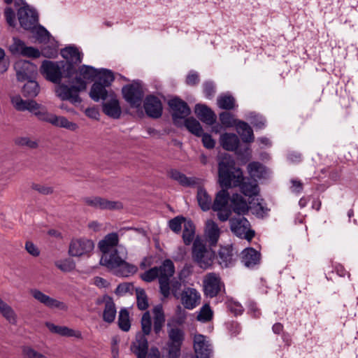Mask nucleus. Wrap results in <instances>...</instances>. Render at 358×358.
<instances>
[{"mask_svg":"<svg viewBox=\"0 0 358 358\" xmlns=\"http://www.w3.org/2000/svg\"><path fill=\"white\" fill-rule=\"evenodd\" d=\"M219 182L222 187H238L246 196L259 194V188L256 179L245 178L240 168H235L233 159L223 157L218 163Z\"/></svg>","mask_w":358,"mask_h":358,"instance_id":"nucleus-1","label":"nucleus"},{"mask_svg":"<svg viewBox=\"0 0 358 358\" xmlns=\"http://www.w3.org/2000/svg\"><path fill=\"white\" fill-rule=\"evenodd\" d=\"M175 273V266L173 262L166 259L163 261L159 266H154L141 274V278L146 282H151L158 278L159 292L162 296H167L169 287L167 280Z\"/></svg>","mask_w":358,"mask_h":358,"instance_id":"nucleus-2","label":"nucleus"},{"mask_svg":"<svg viewBox=\"0 0 358 358\" xmlns=\"http://www.w3.org/2000/svg\"><path fill=\"white\" fill-rule=\"evenodd\" d=\"M72 71L71 65L64 61L44 60L40 67V72L43 77L55 84H59L62 78H71Z\"/></svg>","mask_w":358,"mask_h":358,"instance_id":"nucleus-3","label":"nucleus"},{"mask_svg":"<svg viewBox=\"0 0 358 358\" xmlns=\"http://www.w3.org/2000/svg\"><path fill=\"white\" fill-rule=\"evenodd\" d=\"M74 82L76 85L69 86L62 84L59 85L56 92L62 100L69 101L73 104H79L82 102L79 94L80 92L86 90L87 82L83 80L80 77H76Z\"/></svg>","mask_w":358,"mask_h":358,"instance_id":"nucleus-4","label":"nucleus"},{"mask_svg":"<svg viewBox=\"0 0 358 358\" xmlns=\"http://www.w3.org/2000/svg\"><path fill=\"white\" fill-rule=\"evenodd\" d=\"M168 352L170 358H178L180 355L181 346L185 340V331L179 327L173 326L170 322L167 323Z\"/></svg>","mask_w":358,"mask_h":358,"instance_id":"nucleus-5","label":"nucleus"},{"mask_svg":"<svg viewBox=\"0 0 358 358\" xmlns=\"http://www.w3.org/2000/svg\"><path fill=\"white\" fill-rule=\"evenodd\" d=\"M215 252L206 248L199 239H195L192 246V258L202 268H209L213 262Z\"/></svg>","mask_w":358,"mask_h":358,"instance_id":"nucleus-6","label":"nucleus"},{"mask_svg":"<svg viewBox=\"0 0 358 358\" xmlns=\"http://www.w3.org/2000/svg\"><path fill=\"white\" fill-rule=\"evenodd\" d=\"M122 93L123 98L131 108H137L141 106L145 92L141 81H134L124 85L122 88Z\"/></svg>","mask_w":358,"mask_h":358,"instance_id":"nucleus-7","label":"nucleus"},{"mask_svg":"<svg viewBox=\"0 0 358 358\" xmlns=\"http://www.w3.org/2000/svg\"><path fill=\"white\" fill-rule=\"evenodd\" d=\"M227 189H222L216 194L212 206V209L217 212V217L222 222L228 220L231 214V210L228 206L231 198Z\"/></svg>","mask_w":358,"mask_h":358,"instance_id":"nucleus-8","label":"nucleus"},{"mask_svg":"<svg viewBox=\"0 0 358 358\" xmlns=\"http://www.w3.org/2000/svg\"><path fill=\"white\" fill-rule=\"evenodd\" d=\"M127 257V249L122 245H118L117 248L112 249L110 252L103 253L100 259V264L110 270L116 268L124 259Z\"/></svg>","mask_w":358,"mask_h":358,"instance_id":"nucleus-9","label":"nucleus"},{"mask_svg":"<svg viewBox=\"0 0 358 358\" xmlns=\"http://www.w3.org/2000/svg\"><path fill=\"white\" fill-rule=\"evenodd\" d=\"M230 229L238 237L250 241L255 236V231L250 229L249 221L243 216L232 217L229 220Z\"/></svg>","mask_w":358,"mask_h":358,"instance_id":"nucleus-10","label":"nucleus"},{"mask_svg":"<svg viewBox=\"0 0 358 358\" xmlns=\"http://www.w3.org/2000/svg\"><path fill=\"white\" fill-rule=\"evenodd\" d=\"M203 292L207 297L213 298L224 290V284L219 274L209 273L204 277Z\"/></svg>","mask_w":358,"mask_h":358,"instance_id":"nucleus-11","label":"nucleus"},{"mask_svg":"<svg viewBox=\"0 0 358 358\" xmlns=\"http://www.w3.org/2000/svg\"><path fill=\"white\" fill-rule=\"evenodd\" d=\"M94 244L86 238H73L69 247V255L71 257H80L89 256L94 250Z\"/></svg>","mask_w":358,"mask_h":358,"instance_id":"nucleus-12","label":"nucleus"},{"mask_svg":"<svg viewBox=\"0 0 358 358\" xmlns=\"http://www.w3.org/2000/svg\"><path fill=\"white\" fill-rule=\"evenodd\" d=\"M171 110V116L173 123L178 125V120L187 117L191 110L187 103L178 97L171 99L168 102Z\"/></svg>","mask_w":358,"mask_h":358,"instance_id":"nucleus-13","label":"nucleus"},{"mask_svg":"<svg viewBox=\"0 0 358 358\" xmlns=\"http://www.w3.org/2000/svg\"><path fill=\"white\" fill-rule=\"evenodd\" d=\"M85 204L94 208L100 210H119L123 208L120 201H110L100 196H90L83 199Z\"/></svg>","mask_w":358,"mask_h":358,"instance_id":"nucleus-14","label":"nucleus"},{"mask_svg":"<svg viewBox=\"0 0 358 358\" xmlns=\"http://www.w3.org/2000/svg\"><path fill=\"white\" fill-rule=\"evenodd\" d=\"M17 17L21 27L26 30L35 28L38 21L37 13L34 10L30 9L28 6L18 9Z\"/></svg>","mask_w":358,"mask_h":358,"instance_id":"nucleus-15","label":"nucleus"},{"mask_svg":"<svg viewBox=\"0 0 358 358\" xmlns=\"http://www.w3.org/2000/svg\"><path fill=\"white\" fill-rule=\"evenodd\" d=\"M237 252L231 245L221 246L216 255V259L222 268H229L235 265Z\"/></svg>","mask_w":358,"mask_h":358,"instance_id":"nucleus-16","label":"nucleus"},{"mask_svg":"<svg viewBox=\"0 0 358 358\" xmlns=\"http://www.w3.org/2000/svg\"><path fill=\"white\" fill-rule=\"evenodd\" d=\"M30 294L35 300L49 308H57L62 310H67V306L64 302L50 297L38 289H31Z\"/></svg>","mask_w":358,"mask_h":358,"instance_id":"nucleus-17","label":"nucleus"},{"mask_svg":"<svg viewBox=\"0 0 358 358\" xmlns=\"http://www.w3.org/2000/svg\"><path fill=\"white\" fill-rule=\"evenodd\" d=\"M14 68L16 71L17 79L21 82L34 78L37 70L35 64L27 60L17 61Z\"/></svg>","mask_w":358,"mask_h":358,"instance_id":"nucleus-18","label":"nucleus"},{"mask_svg":"<svg viewBox=\"0 0 358 358\" xmlns=\"http://www.w3.org/2000/svg\"><path fill=\"white\" fill-rule=\"evenodd\" d=\"M179 299L185 308L192 310L200 303L201 295L196 289L187 287L181 292Z\"/></svg>","mask_w":358,"mask_h":358,"instance_id":"nucleus-19","label":"nucleus"},{"mask_svg":"<svg viewBox=\"0 0 358 358\" xmlns=\"http://www.w3.org/2000/svg\"><path fill=\"white\" fill-rule=\"evenodd\" d=\"M143 107L146 115L152 118H159L162 115V103L155 95H148L144 100Z\"/></svg>","mask_w":358,"mask_h":358,"instance_id":"nucleus-20","label":"nucleus"},{"mask_svg":"<svg viewBox=\"0 0 358 358\" xmlns=\"http://www.w3.org/2000/svg\"><path fill=\"white\" fill-rule=\"evenodd\" d=\"M60 54L65 59L64 62H68L72 66V76L76 73V66L82 62V55L78 49L73 46L66 47L61 50Z\"/></svg>","mask_w":358,"mask_h":358,"instance_id":"nucleus-21","label":"nucleus"},{"mask_svg":"<svg viewBox=\"0 0 358 358\" xmlns=\"http://www.w3.org/2000/svg\"><path fill=\"white\" fill-rule=\"evenodd\" d=\"M194 348L196 358H211L212 350L206 336L201 334L195 335Z\"/></svg>","mask_w":358,"mask_h":358,"instance_id":"nucleus-22","label":"nucleus"},{"mask_svg":"<svg viewBox=\"0 0 358 358\" xmlns=\"http://www.w3.org/2000/svg\"><path fill=\"white\" fill-rule=\"evenodd\" d=\"M130 350L136 355L137 358H146L148 351V342L145 336L140 332L136 334L135 340L131 344Z\"/></svg>","mask_w":358,"mask_h":358,"instance_id":"nucleus-23","label":"nucleus"},{"mask_svg":"<svg viewBox=\"0 0 358 358\" xmlns=\"http://www.w3.org/2000/svg\"><path fill=\"white\" fill-rule=\"evenodd\" d=\"M110 99L102 104L103 112L110 117L118 119L122 113L120 102L113 92L109 94Z\"/></svg>","mask_w":358,"mask_h":358,"instance_id":"nucleus-24","label":"nucleus"},{"mask_svg":"<svg viewBox=\"0 0 358 358\" xmlns=\"http://www.w3.org/2000/svg\"><path fill=\"white\" fill-rule=\"evenodd\" d=\"M241 260L245 266L252 268L259 264L261 254L252 248H247L241 252Z\"/></svg>","mask_w":358,"mask_h":358,"instance_id":"nucleus-25","label":"nucleus"},{"mask_svg":"<svg viewBox=\"0 0 358 358\" xmlns=\"http://www.w3.org/2000/svg\"><path fill=\"white\" fill-rule=\"evenodd\" d=\"M169 177L177 181L180 185L186 187H193L199 183V179L196 177H187L176 169H171L169 172Z\"/></svg>","mask_w":358,"mask_h":358,"instance_id":"nucleus-26","label":"nucleus"},{"mask_svg":"<svg viewBox=\"0 0 358 358\" xmlns=\"http://www.w3.org/2000/svg\"><path fill=\"white\" fill-rule=\"evenodd\" d=\"M195 113L201 122L208 125H213L216 122L215 113L206 105L196 104L195 106Z\"/></svg>","mask_w":358,"mask_h":358,"instance_id":"nucleus-27","label":"nucleus"},{"mask_svg":"<svg viewBox=\"0 0 358 358\" xmlns=\"http://www.w3.org/2000/svg\"><path fill=\"white\" fill-rule=\"evenodd\" d=\"M231 208L238 216L244 215L249 211L250 207L246 200L238 194H234L231 199Z\"/></svg>","mask_w":358,"mask_h":358,"instance_id":"nucleus-28","label":"nucleus"},{"mask_svg":"<svg viewBox=\"0 0 358 358\" xmlns=\"http://www.w3.org/2000/svg\"><path fill=\"white\" fill-rule=\"evenodd\" d=\"M205 234L210 245L215 246L220 238V230L217 224L214 221H207Z\"/></svg>","mask_w":358,"mask_h":358,"instance_id":"nucleus-29","label":"nucleus"},{"mask_svg":"<svg viewBox=\"0 0 358 358\" xmlns=\"http://www.w3.org/2000/svg\"><path fill=\"white\" fill-rule=\"evenodd\" d=\"M46 327L52 332L62 336L81 338L80 331H75L64 326H57L51 322H47Z\"/></svg>","mask_w":358,"mask_h":358,"instance_id":"nucleus-30","label":"nucleus"},{"mask_svg":"<svg viewBox=\"0 0 358 358\" xmlns=\"http://www.w3.org/2000/svg\"><path fill=\"white\" fill-rule=\"evenodd\" d=\"M220 144L222 147L228 151L236 150L239 145V138L235 134L224 133L220 136Z\"/></svg>","mask_w":358,"mask_h":358,"instance_id":"nucleus-31","label":"nucleus"},{"mask_svg":"<svg viewBox=\"0 0 358 358\" xmlns=\"http://www.w3.org/2000/svg\"><path fill=\"white\" fill-rule=\"evenodd\" d=\"M154 314L153 330L156 335L162 331L165 323V315L162 305H157L152 309Z\"/></svg>","mask_w":358,"mask_h":358,"instance_id":"nucleus-32","label":"nucleus"},{"mask_svg":"<svg viewBox=\"0 0 358 358\" xmlns=\"http://www.w3.org/2000/svg\"><path fill=\"white\" fill-rule=\"evenodd\" d=\"M107 87L101 84L100 82H94L92 85L90 96L94 101H99L100 99L106 100L109 96L108 92L106 90Z\"/></svg>","mask_w":358,"mask_h":358,"instance_id":"nucleus-33","label":"nucleus"},{"mask_svg":"<svg viewBox=\"0 0 358 358\" xmlns=\"http://www.w3.org/2000/svg\"><path fill=\"white\" fill-rule=\"evenodd\" d=\"M118 235L116 233H110L99 243V248L103 253H106L115 249L114 247L118 245Z\"/></svg>","mask_w":358,"mask_h":358,"instance_id":"nucleus-34","label":"nucleus"},{"mask_svg":"<svg viewBox=\"0 0 358 358\" xmlns=\"http://www.w3.org/2000/svg\"><path fill=\"white\" fill-rule=\"evenodd\" d=\"M247 169L250 177L255 179L264 178L267 173L266 166L259 162H252L249 163Z\"/></svg>","mask_w":358,"mask_h":358,"instance_id":"nucleus-35","label":"nucleus"},{"mask_svg":"<svg viewBox=\"0 0 358 358\" xmlns=\"http://www.w3.org/2000/svg\"><path fill=\"white\" fill-rule=\"evenodd\" d=\"M237 132L241 136V139L245 143H251L254 141V134L250 126L244 121H238L236 124Z\"/></svg>","mask_w":358,"mask_h":358,"instance_id":"nucleus-36","label":"nucleus"},{"mask_svg":"<svg viewBox=\"0 0 358 358\" xmlns=\"http://www.w3.org/2000/svg\"><path fill=\"white\" fill-rule=\"evenodd\" d=\"M114 273L120 277H129L135 274L138 271V267L130 264L124 259L119 266L113 270Z\"/></svg>","mask_w":358,"mask_h":358,"instance_id":"nucleus-37","label":"nucleus"},{"mask_svg":"<svg viewBox=\"0 0 358 358\" xmlns=\"http://www.w3.org/2000/svg\"><path fill=\"white\" fill-rule=\"evenodd\" d=\"M31 109L30 113L35 115L38 120L50 124L53 114L49 113L45 106L36 101Z\"/></svg>","mask_w":358,"mask_h":358,"instance_id":"nucleus-38","label":"nucleus"},{"mask_svg":"<svg viewBox=\"0 0 358 358\" xmlns=\"http://www.w3.org/2000/svg\"><path fill=\"white\" fill-rule=\"evenodd\" d=\"M199 206L203 211H207L212 208V198L203 187H199L196 195Z\"/></svg>","mask_w":358,"mask_h":358,"instance_id":"nucleus-39","label":"nucleus"},{"mask_svg":"<svg viewBox=\"0 0 358 358\" xmlns=\"http://www.w3.org/2000/svg\"><path fill=\"white\" fill-rule=\"evenodd\" d=\"M13 107L18 111H31L32 106L36 102L34 100H23L20 96H13L10 99Z\"/></svg>","mask_w":358,"mask_h":358,"instance_id":"nucleus-40","label":"nucleus"},{"mask_svg":"<svg viewBox=\"0 0 358 358\" xmlns=\"http://www.w3.org/2000/svg\"><path fill=\"white\" fill-rule=\"evenodd\" d=\"M171 277H169L167 280V286L169 287L168 295L163 296L164 298H169L171 293L176 299H179V296L180 295L181 293L180 292V291L182 287L180 275H179V279L174 278L172 280H171Z\"/></svg>","mask_w":358,"mask_h":358,"instance_id":"nucleus-41","label":"nucleus"},{"mask_svg":"<svg viewBox=\"0 0 358 358\" xmlns=\"http://www.w3.org/2000/svg\"><path fill=\"white\" fill-rule=\"evenodd\" d=\"M98 76V70L95 68L83 65L78 69V75L76 77H80L83 80H94Z\"/></svg>","mask_w":358,"mask_h":358,"instance_id":"nucleus-42","label":"nucleus"},{"mask_svg":"<svg viewBox=\"0 0 358 358\" xmlns=\"http://www.w3.org/2000/svg\"><path fill=\"white\" fill-rule=\"evenodd\" d=\"M116 316L115 305L111 298H109L105 303V308L103 313V320L108 323H112Z\"/></svg>","mask_w":358,"mask_h":358,"instance_id":"nucleus-43","label":"nucleus"},{"mask_svg":"<svg viewBox=\"0 0 358 358\" xmlns=\"http://www.w3.org/2000/svg\"><path fill=\"white\" fill-rule=\"evenodd\" d=\"M50 124L71 131H75L78 129V125L76 123L69 121L65 117L57 116L55 114H53Z\"/></svg>","mask_w":358,"mask_h":358,"instance_id":"nucleus-44","label":"nucleus"},{"mask_svg":"<svg viewBox=\"0 0 358 358\" xmlns=\"http://www.w3.org/2000/svg\"><path fill=\"white\" fill-rule=\"evenodd\" d=\"M27 80V82L22 87L24 96L31 98L36 97L40 92V87L38 83L34 80L33 78Z\"/></svg>","mask_w":358,"mask_h":358,"instance_id":"nucleus-45","label":"nucleus"},{"mask_svg":"<svg viewBox=\"0 0 358 358\" xmlns=\"http://www.w3.org/2000/svg\"><path fill=\"white\" fill-rule=\"evenodd\" d=\"M185 126L187 130L196 136L200 137L203 132V128L198 120L194 117H188L185 120Z\"/></svg>","mask_w":358,"mask_h":358,"instance_id":"nucleus-46","label":"nucleus"},{"mask_svg":"<svg viewBox=\"0 0 358 358\" xmlns=\"http://www.w3.org/2000/svg\"><path fill=\"white\" fill-rule=\"evenodd\" d=\"M195 227L192 220H187L184 224L182 239L185 245H189L194 240Z\"/></svg>","mask_w":358,"mask_h":358,"instance_id":"nucleus-47","label":"nucleus"},{"mask_svg":"<svg viewBox=\"0 0 358 358\" xmlns=\"http://www.w3.org/2000/svg\"><path fill=\"white\" fill-rule=\"evenodd\" d=\"M136 295V305L139 310H145L149 307L148 297L144 289L137 287L135 289Z\"/></svg>","mask_w":358,"mask_h":358,"instance_id":"nucleus-48","label":"nucleus"},{"mask_svg":"<svg viewBox=\"0 0 358 358\" xmlns=\"http://www.w3.org/2000/svg\"><path fill=\"white\" fill-rule=\"evenodd\" d=\"M0 313L11 324L16 322V315L13 308L0 298Z\"/></svg>","mask_w":358,"mask_h":358,"instance_id":"nucleus-49","label":"nucleus"},{"mask_svg":"<svg viewBox=\"0 0 358 358\" xmlns=\"http://www.w3.org/2000/svg\"><path fill=\"white\" fill-rule=\"evenodd\" d=\"M235 99L229 94H223L218 96L217 103L219 108L224 110H231L235 107Z\"/></svg>","mask_w":358,"mask_h":358,"instance_id":"nucleus-50","label":"nucleus"},{"mask_svg":"<svg viewBox=\"0 0 358 358\" xmlns=\"http://www.w3.org/2000/svg\"><path fill=\"white\" fill-rule=\"evenodd\" d=\"M186 308H182L180 305H178L176 308L175 315L170 322L173 325H182L187 319V313Z\"/></svg>","mask_w":358,"mask_h":358,"instance_id":"nucleus-51","label":"nucleus"},{"mask_svg":"<svg viewBox=\"0 0 358 358\" xmlns=\"http://www.w3.org/2000/svg\"><path fill=\"white\" fill-rule=\"evenodd\" d=\"M96 78H98V80L96 82H100L106 87H109L115 80L113 72L105 69L99 71H98V76Z\"/></svg>","mask_w":358,"mask_h":358,"instance_id":"nucleus-52","label":"nucleus"},{"mask_svg":"<svg viewBox=\"0 0 358 358\" xmlns=\"http://www.w3.org/2000/svg\"><path fill=\"white\" fill-rule=\"evenodd\" d=\"M119 327L124 331H128L131 327L129 312L127 309H121L118 316Z\"/></svg>","mask_w":358,"mask_h":358,"instance_id":"nucleus-53","label":"nucleus"},{"mask_svg":"<svg viewBox=\"0 0 358 358\" xmlns=\"http://www.w3.org/2000/svg\"><path fill=\"white\" fill-rule=\"evenodd\" d=\"M141 329L144 336L149 335L152 330V320L149 311H145L141 317Z\"/></svg>","mask_w":358,"mask_h":358,"instance_id":"nucleus-54","label":"nucleus"},{"mask_svg":"<svg viewBox=\"0 0 358 358\" xmlns=\"http://www.w3.org/2000/svg\"><path fill=\"white\" fill-rule=\"evenodd\" d=\"M34 33L36 38L40 43H47L50 39V33L42 26L35 27L31 29Z\"/></svg>","mask_w":358,"mask_h":358,"instance_id":"nucleus-55","label":"nucleus"},{"mask_svg":"<svg viewBox=\"0 0 358 358\" xmlns=\"http://www.w3.org/2000/svg\"><path fill=\"white\" fill-rule=\"evenodd\" d=\"M213 317V311L208 304L203 305L198 315H197V320L206 322L210 321Z\"/></svg>","mask_w":358,"mask_h":358,"instance_id":"nucleus-56","label":"nucleus"},{"mask_svg":"<svg viewBox=\"0 0 358 358\" xmlns=\"http://www.w3.org/2000/svg\"><path fill=\"white\" fill-rule=\"evenodd\" d=\"M187 220L182 216H177L169 222V228L175 233L178 234L182 229V224L185 223Z\"/></svg>","mask_w":358,"mask_h":358,"instance_id":"nucleus-57","label":"nucleus"},{"mask_svg":"<svg viewBox=\"0 0 358 358\" xmlns=\"http://www.w3.org/2000/svg\"><path fill=\"white\" fill-rule=\"evenodd\" d=\"M55 266L63 272H70L76 268L74 261L71 259L58 261L55 263Z\"/></svg>","mask_w":358,"mask_h":358,"instance_id":"nucleus-58","label":"nucleus"},{"mask_svg":"<svg viewBox=\"0 0 358 358\" xmlns=\"http://www.w3.org/2000/svg\"><path fill=\"white\" fill-rule=\"evenodd\" d=\"M249 120L250 123L257 129H262L265 127V118L255 113H251L250 114Z\"/></svg>","mask_w":358,"mask_h":358,"instance_id":"nucleus-59","label":"nucleus"},{"mask_svg":"<svg viewBox=\"0 0 358 358\" xmlns=\"http://www.w3.org/2000/svg\"><path fill=\"white\" fill-rule=\"evenodd\" d=\"M135 289L132 282H122L117 285L115 294L120 296L124 295L127 293L132 294Z\"/></svg>","mask_w":358,"mask_h":358,"instance_id":"nucleus-60","label":"nucleus"},{"mask_svg":"<svg viewBox=\"0 0 358 358\" xmlns=\"http://www.w3.org/2000/svg\"><path fill=\"white\" fill-rule=\"evenodd\" d=\"M24 43L17 38H13V43L10 47V52L13 54H20L22 55L23 52V48H25Z\"/></svg>","mask_w":358,"mask_h":358,"instance_id":"nucleus-61","label":"nucleus"},{"mask_svg":"<svg viewBox=\"0 0 358 358\" xmlns=\"http://www.w3.org/2000/svg\"><path fill=\"white\" fill-rule=\"evenodd\" d=\"M203 93L207 99H212L215 93V87L213 82L206 81L203 84Z\"/></svg>","mask_w":358,"mask_h":358,"instance_id":"nucleus-62","label":"nucleus"},{"mask_svg":"<svg viewBox=\"0 0 358 358\" xmlns=\"http://www.w3.org/2000/svg\"><path fill=\"white\" fill-rule=\"evenodd\" d=\"M200 82L199 75L195 71H190L187 75L185 83L189 86H196Z\"/></svg>","mask_w":358,"mask_h":358,"instance_id":"nucleus-63","label":"nucleus"},{"mask_svg":"<svg viewBox=\"0 0 358 358\" xmlns=\"http://www.w3.org/2000/svg\"><path fill=\"white\" fill-rule=\"evenodd\" d=\"M23 355L25 358H48L45 355L37 352L30 347L24 348Z\"/></svg>","mask_w":358,"mask_h":358,"instance_id":"nucleus-64","label":"nucleus"}]
</instances>
